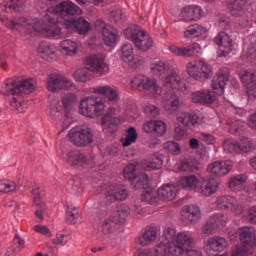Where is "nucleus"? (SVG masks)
I'll use <instances>...</instances> for the list:
<instances>
[{
    "instance_id": "f257e3e1",
    "label": "nucleus",
    "mask_w": 256,
    "mask_h": 256,
    "mask_svg": "<svg viewBox=\"0 0 256 256\" xmlns=\"http://www.w3.org/2000/svg\"><path fill=\"white\" fill-rule=\"evenodd\" d=\"M74 15H83V10L71 1H64L55 7H49L45 11L44 24L39 19L28 20L27 18H14L9 20L6 25L8 29H15L16 31L27 29V31L42 33V35H46L52 39H61L63 32H61V27L57 25V18L74 17Z\"/></svg>"
},
{
    "instance_id": "f03ea898",
    "label": "nucleus",
    "mask_w": 256,
    "mask_h": 256,
    "mask_svg": "<svg viewBox=\"0 0 256 256\" xmlns=\"http://www.w3.org/2000/svg\"><path fill=\"white\" fill-rule=\"evenodd\" d=\"M162 237L163 240L153 249V256H181L190 241L185 234H177L173 228H166Z\"/></svg>"
},
{
    "instance_id": "7ed1b4c3",
    "label": "nucleus",
    "mask_w": 256,
    "mask_h": 256,
    "mask_svg": "<svg viewBox=\"0 0 256 256\" xmlns=\"http://www.w3.org/2000/svg\"><path fill=\"white\" fill-rule=\"evenodd\" d=\"M221 183L217 178L210 176L200 179L195 174L182 176L178 179V186L185 191H195L201 197H211L219 191Z\"/></svg>"
},
{
    "instance_id": "20e7f679",
    "label": "nucleus",
    "mask_w": 256,
    "mask_h": 256,
    "mask_svg": "<svg viewBox=\"0 0 256 256\" xmlns=\"http://www.w3.org/2000/svg\"><path fill=\"white\" fill-rule=\"evenodd\" d=\"M37 82L33 79H26L22 82H17L13 78H8L4 81L2 85L1 93L2 95H8V97H13L12 101L14 103H19L23 91H28L29 93L35 91V85Z\"/></svg>"
},
{
    "instance_id": "39448f33",
    "label": "nucleus",
    "mask_w": 256,
    "mask_h": 256,
    "mask_svg": "<svg viewBox=\"0 0 256 256\" xmlns=\"http://www.w3.org/2000/svg\"><path fill=\"white\" fill-rule=\"evenodd\" d=\"M226 7L233 17H239L238 25L241 29H248L251 26L247 10L253 4V0H226Z\"/></svg>"
},
{
    "instance_id": "423d86ee",
    "label": "nucleus",
    "mask_w": 256,
    "mask_h": 256,
    "mask_svg": "<svg viewBox=\"0 0 256 256\" xmlns=\"http://www.w3.org/2000/svg\"><path fill=\"white\" fill-rule=\"evenodd\" d=\"M132 89L145 91L151 99H159L163 95V88L157 83V79L149 78L144 75H138L131 80Z\"/></svg>"
},
{
    "instance_id": "0eeeda50",
    "label": "nucleus",
    "mask_w": 256,
    "mask_h": 256,
    "mask_svg": "<svg viewBox=\"0 0 256 256\" xmlns=\"http://www.w3.org/2000/svg\"><path fill=\"white\" fill-rule=\"evenodd\" d=\"M105 101L101 97H86L80 101L79 113L89 119L101 117L105 111Z\"/></svg>"
},
{
    "instance_id": "6e6552de",
    "label": "nucleus",
    "mask_w": 256,
    "mask_h": 256,
    "mask_svg": "<svg viewBox=\"0 0 256 256\" xmlns=\"http://www.w3.org/2000/svg\"><path fill=\"white\" fill-rule=\"evenodd\" d=\"M124 33L127 39L132 41L139 51L146 52L153 47V38H151V35L145 30L130 27L127 28Z\"/></svg>"
},
{
    "instance_id": "1a4fd4ad",
    "label": "nucleus",
    "mask_w": 256,
    "mask_h": 256,
    "mask_svg": "<svg viewBox=\"0 0 256 256\" xmlns=\"http://www.w3.org/2000/svg\"><path fill=\"white\" fill-rule=\"evenodd\" d=\"M84 64L93 75H98V77H103L109 75L111 68L109 63L102 54H92L85 58Z\"/></svg>"
},
{
    "instance_id": "9d476101",
    "label": "nucleus",
    "mask_w": 256,
    "mask_h": 256,
    "mask_svg": "<svg viewBox=\"0 0 256 256\" xmlns=\"http://www.w3.org/2000/svg\"><path fill=\"white\" fill-rule=\"evenodd\" d=\"M68 137L76 147H87V145H91L93 143L94 135L93 130L88 126H77L72 128Z\"/></svg>"
},
{
    "instance_id": "9b49d317",
    "label": "nucleus",
    "mask_w": 256,
    "mask_h": 256,
    "mask_svg": "<svg viewBox=\"0 0 256 256\" xmlns=\"http://www.w3.org/2000/svg\"><path fill=\"white\" fill-rule=\"evenodd\" d=\"M186 73L196 81H199V79H209L211 66L203 60H191L186 64Z\"/></svg>"
},
{
    "instance_id": "f8f14e48",
    "label": "nucleus",
    "mask_w": 256,
    "mask_h": 256,
    "mask_svg": "<svg viewBox=\"0 0 256 256\" xmlns=\"http://www.w3.org/2000/svg\"><path fill=\"white\" fill-rule=\"evenodd\" d=\"M73 87H75L73 82L63 74H51L46 81V88L51 93L69 91V89H73Z\"/></svg>"
},
{
    "instance_id": "ddd939ff",
    "label": "nucleus",
    "mask_w": 256,
    "mask_h": 256,
    "mask_svg": "<svg viewBox=\"0 0 256 256\" xmlns=\"http://www.w3.org/2000/svg\"><path fill=\"white\" fill-rule=\"evenodd\" d=\"M162 85L164 89H168V91H180V93L187 91V82L177 71H172L164 77L162 79Z\"/></svg>"
},
{
    "instance_id": "4468645a",
    "label": "nucleus",
    "mask_w": 256,
    "mask_h": 256,
    "mask_svg": "<svg viewBox=\"0 0 256 256\" xmlns=\"http://www.w3.org/2000/svg\"><path fill=\"white\" fill-rule=\"evenodd\" d=\"M120 110L115 107H109L101 119V125L103 129L113 133L118 125H121L123 121L119 118Z\"/></svg>"
},
{
    "instance_id": "2eb2a0df",
    "label": "nucleus",
    "mask_w": 256,
    "mask_h": 256,
    "mask_svg": "<svg viewBox=\"0 0 256 256\" xmlns=\"http://www.w3.org/2000/svg\"><path fill=\"white\" fill-rule=\"evenodd\" d=\"M105 198L110 203H115V201H125L129 198V190L125 185L113 184L105 188L104 192Z\"/></svg>"
},
{
    "instance_id": "dca6fc26",
    "label": "nucleus",
    "mask_w": 256,
    "mask_h": 256,
    "mask_svg": "<svg viewBox=\"0 0 256 256\" xmlns=\"http://www.w3.org/2000/svg\"><path fill=\"white\" fill-rule=\"evenodd\" d=\"M120 59L131 69H138V67H141L144 63L141 57L135 56L133 45L131 44H124L122 46Z\"/></svg>"
},
{
    "instance_id": "f3484780",
    "label": "nucleus",
    "mask_w": 256,
    "mask_h": 256,
    "mask_svg": "<svg viewBox=\"0 0 256 256\" xmlns=\"http://www.w3.org/2000/svg\"><path fill=\"white\" fill-rule=\"evenodd\" d=\"M233 169V162L229 160L214 161L207 166V173L212 177H226Z\"/></svg>"
},
{
    "instance_id": "a211bd4d",
    "label": "nucleus",
    "mask_w": 256,
    "mask_h": 256,
    "mask_svg": "<svg viewBox=\"0 0 256 256\" xmlns=\"http://www.w3.org/2000/svg\"><path fill=\"white\" fill-rule=\"evenodd\" d=\"M228 222L229 216H227V214L215 213L210 217L209 221L203 227L202 233H204V235H211L215 229L225 227Z\"/></svg>"
},
{
    "instance_id": "6ab92c4d",
    "label": "nucleus",
    "mask_w": 256,
    "mask_h": 256,
    "mask_svg": "<svg viewBox=\"0 0 256 256\" xmlns=\"http://www.w3.org/2000/svg\"><path fill=\"white\" fill-rule=\"evenodd\" d=\"M64 26L69 31H76L79 35H87L91 29V23L83 17L70 18L64 20Z\"/></svg>"
},
{
    "instance_id": "aec40b11",
    "label": "nucleus",
    "mask_w": 256,
    "mask_h": 256,
    "mask_svg": "<svg viewBox=\"0 0 256 256\" xmlns=\"http://www.w3.org/2000/svg\"><path fill=\"white\" fill-rule=\"evenodd\" d=\"M96 27H100L102 29V37L103 42L108 46L111 47L117 43L119 39V31L115 29V27L105 24L103 21L98 20L96 22Z\"/></svg>"
},
{
    "instance_id": "412c9836",
    "label": "nucleus",
    "mask_w": 256,
    "mask_h": 256,
    "mask_svg": "<svg viewBox=\"0 0 256 256\" xmlns=\"http://www.w3.org/2000/svg\"><path fill=\"white\" fill-rule=\"evenodd\" d=\"M142 131L154 137H163L167 133V124L161 120H149L144 122Z\"/></svg>"
},
{
    "instance_id": "4be33fe9",
    "label": "nucleus",
    "mask_w": 256,
    "mask_h": 256,
    "mask_svg": "<svg viewBox=\"0 0 256 256\" xmlns=\"http://www.w3.org/2000/svg\"><path fill=\"white\" fill-rule=\"evenodd\" d=\"M227 81H229V69L220 68L212 80V89L216 95H223L225 93Z\"/></svg>"
},
{
    "instance_id": "5701e85b",
    "label": "nucleus",
    "mask_w": 256,
    "mask_h": 256,
    "mask_svg": "<svg viewBox=\"0 0 256 256\" xmlns=\"http://www.w3.org/2000/svg\"><path fill=\"white\" fill-rule=\"evenodd\" d=\"M214 43L217 45L221 57H227L233 51V39L225 32H220L214 38Z\"/></svg>"
},
{
    "instance_id": "b1692460",
    "label": "nucleus",
    "mask_w": 256,
    "mask_h": 256,
    "mask_svg": "<svg viewBox=\"0 0 256 256\" xmlns=\"http://www.w3.org/2000/svg\"><path fill=\"white\" fill-rule=\"evenodd\" d=\"M168 49L173 55H176V57H197V55L201 53V46L199 43H192L181 48L171 45Z\"/></svg>"
},
{
    "instance_id": "393cba45",
    "label": "nucleus",
    "mask_w": 256,
    "mask_h": 256,
    "mask_svg": "<svg viewBox=\"0 0 256 256\" xmlns=\"http://www.w3.org/2000/svg\"><path fill=\"white\" fill-rule=\"evenodd\" d=\"M203 17V9L197 5H188L181 9L179 18L187 23L199 21Z\"/></svg>"
},
{
    "instance_id": "a878e982",
    "label": "nucleus",
    "mask_w": 256,
    "mask_h": 256,
    "mask_svg": "<svg viewBox=\"0 0 256 256\" xmlns=\"http://www.w3.org/2000/svg\"><path fill=\"white\" fill-rule=\"evenodd\" d=\"M176 119L178 125L184 129H195L199 125V116L192 112H181Z\"/></svg>"
},
{
    "instance_id": "bb28decb",
    "label": "nucleus",
    "mask_w": 256,
    "mask_h": 256,
    "mask_svg": "<svg viewBox=\"0 0 256 256\" xmlns=\"http://www.w3.org/2000/svg\"><path fill=\"white\" fill-rule=\"evenodd\" d=\"M33 198V207L35 210V216L39 221H43L45 213L47 212V206L43 202V196L41 195V189L34 188L31 191Z\"/></svg>"
},
{
    "instance_id": "cd10ccee",
    "label": "nucleus",
    "mask_w": 256,
    "mask_h": 256,
    "mask_svg": "<svg viewBox=\"0 0 256 256\" xmlns=\"http://www.w3.org/2000/svg\"><path fill=\"white\" fill-rule=\"evenodd\" d=\"M58 51L66 57H75L79 54V42L71 39H64L59 43Z\"/></svg>"
},
{
    "instance_id": "c85d7f7f",
    "label": "nucleus",
    "mask_w": 256,
    "mask_h": 256,
    "mask_svg": "<svg viewBox=\"0 0 256 256\" xmlns=\"http://www.w3.org/2000/svg\"><path fill=\"white\" fill-rule=\"evenodd\" d=\"M182 220L192 225L201 219V209L199 206L188 205L184 206L181 211Z\"/></svg>"
},
{
    "instance_id": "c756f323",
    "label": "nucleus",
    "mask_w": 256,
    "mask_h": 256,
    "mask_svg": "<svg viewBox=\"0 0 256 256\" xmlns=\"http://www.w3.org/2000/svg\"><path fill=\"white\" fill-rule=\"evenodd\" d=\"M240 242L239 244L241 247H245V249H251V247L256 246V236L255 230L251 227H243L240 230Z\"/></svg>"
},
{
    "instance_id": "7c9ffc66",
    "label": "nucleus",
    "mask_w": 256,
    "mask_h": 256,
    "mask_svg": "<svg viewBox=\"0 0 256 256\" xmlns=\"http://www.w3.org/2000/svg\"><path fill=\"white\" fill-rule=\"evenodd\" d=\"M37 53L45 61H53L57 57V47L47 42H41L37 48Z\"/></svg>"
},
{
    "instance_id": "2f4dec72",
    "label": "nucleus",
    "mask_w": 256,
    "mask_h": 256,
    "mask_svg": "<svg viewBox=\"0 0 256 256\" xmlns=\"http://www.w3.org/2000/svg\"><path fill=\"white\" fill-rule=\"evenodd\" d=\"M162 103L165 111L171 114L177 113L181 105L179 96L175 93H170V95L165 94L162 98Z\"/></svg>"
},
{
    "instance_id": "473e14b6",
    "label": "nucleus",
    "mask_w": 256,
    "mask_h": 256,
    "mask_svg": "<svg viewBox=\"0 0 256 256\" xmlns=\"http://www.w3.org/2000/svg\"><path fill=\"white\" fill-rule=\"evenodd\" d=\"M93 93H95V95H102V97H106L108 101H119V90L109 85L97 86L94 88Z\"/></svg>"
},
{
    "instance_id": "72a5a7b5",
    "label": "nucleus",
    "mask_w": 256,
    "mask_h": 256,
    "mask_svg": "<svg viewBox=\"0 0 256 256\" xmlns=\"http://www.w3.org/2000/svg\"><path fill=\"white\" fill-rule=\"evenodd\" d=\"M67 163L73 167H85L89 164V158L80 151H70L67 154Z\"/></svg>"
},
{
    "instance_id": "f704fd0d",
    "label": "nucleus",
    "mask_w": 256,
    "mask_h": 256,
    "mask_svg": "<svg viewBox=\"0 0 256 256\" xmlns=\"http://www.w3.org/2000/svg\"><path fill=\"white\" fill-rule=\"evenodd\" d=\"M177 186L173 184H166L161 186L157 191L158 199L162 201H173L177 197L178 193Z\"/></svg>"
},
{
    "instance_id": "c9c22d12",
    "label": "nucleus",
    "mask_w": 256,
    "mask_h": 256,
    "mask_svg": "<svg viewBox=\"0 0 256 256\" xmlns=\"http://www.w3.org/2000/svg\"><path fill=\"white\" fill-rule=\"evenodd\" d=\"M227 245L228 242L225 238L221 236H214L207 239L204 248L206 251H223V249H226Z\"/></svg>"
},
{
    "instance_id": "e433bc0d",
    "label": "nucleus",
    "mask_w": 256,
    "mask_h": 256,
    "mask_svg": "<svg viewBox=\"0 0 256 256\" xmlns=\"http://www.w3.org/2000/svg\"><path fill=\"white\" fill-rule=\"evenodd\" d=\"M192 103H204L211 105L215 103V95L209 90L196 91L191 94Z\"/></svg>"
},
{
    "instance_id": "4c0bfd02",
    "label": "nucleus",
    "mask_w": 256,
    "mask_h": 256,
    "mask_svg": "<svg viewBox=\"0 0 256 256\" xmlns=\"http://www.w3.org/2000/svg\"><path fill=\"white\" fill-rule=\"evenodd\" d=\"M138 241L142 247L155 243L157 241V227L147 226L144 233L138 238Z\"/></svg>"
},
{
    "instance_id": "58836bf2",
    "label": "nucleus",
    "mask_w": 256,
    "mask_h": 256,
    "mask_svg": "<svg viewBox=\"0 0 256 256\" xmlns=\"http://www.w3.org/2000/svg\"><path fill=\"white\" fill-rule=\"evenodd\" d=\"M242 81L245 83L248 98L256 99V72H246L242 77Z\"/></svg>"
},
{
    "instance_id": "ea45409f",
    "label": "nucleus",
    "mask_w": 256,
    "mask_h": 256,
    "mask_svg": "<svg viewBox=\"0 0 256 256\" xmlns=\"http://www.w3.org/2000/svg\"><path fill=\"white\" fill-rule=\"evenodd\" d=\"M142 167L146 169V171L161 169V167H163V160L159 154H152L142 161Z\"/></svg>"
},
{
    "instance_id": "a19ab883",
    "label": "nucleus",
    "mask_w": 256,
    "mask_h": 256,
    "mask_svg": "<svg viewBox=\"0 0 256 256\" xmlns=\"http://www.w3.org/2000/svg\"><path fill=\"white\" fill-rule=\"evenodd\" d=\"M99 229L104 235H111L119 229V224L110 216L100 222Z\"/></svg>"
},
{
    "instance_id": "79ce46f5",
    "label": "nucleus",
    "mask_w": 256,
    "mask_h": 256,
    "mask_svg": "<svg viewBox=\"0 0 256 256\" xmlns=\"http://www.w3.org/2000/svg\"><path fill=\"white\" fill-rule=\"evenodd\" d=\"M247 179L248 177L245 174H238L230 178L228 182L230 191H234L235 193L241 191V189H243V185L247 183Z\"/></svg>"
},
{
    "instance_id": "37998d69",
    "label": "nucleus",
    "mask_w": 256,
    "mask_h": 256,
    "mask_svg": "<svg viewBox=\"0 0 256 256\" xmlns=\"http://www.w3.org/2000/svg\"><path fill=\"white\" fill-rule=\"evenodd\" d=\"M91 70L88 66L77 68L73 73V79L77 83H87L91 81Z\"/></svg>"
},
{
    "instance_id": "c03bdc74",
    "label": "nucleus",
    "mask_w": 256,
    "mask_h": 256,
    "mask_svg": "<svg viewBox=\"0 0 256 256\" xmlns=\"http://www.w3.org/2000/svg\"><path fill=\"white\" fill-rule=\"evenodd\" d=\"M207 34V28L200 24L190 25L184 32V37L189 39V37H204Z\"/></svg>"
},
{
    "instance_id": "a18cd8bd",
    "label": "nucleus",
    "mask_w": 256,
    "mask_h": 256,
    "mask_svg": "<svg viewBox=\"0 0 256 256\" xmlns=\"http://www.w3.org/2000/svg\"><path fill=\"white\" fill-rule=\"evenodd\" d=\"M150 71L155 77H163L169 71V64L162 60L153 62Z\"/></svg>"
},
{
    "instance_id": "49530a36",
    "label": "nucleus",
    "mask_w": 256,
    "mask_h": 256,
    "mask_svg": "<svg viewBox=\"0 0 256 256\" xmlns=\"http://www.w3.org/2000/svg\"><path fill=\"white\" fill-rule=\"evenodd\" d=\"M236 203V198L229 195L218 196L215 204L218 209H231Z\"/></svg>"
},
{
    "instance_id": "de8ad7c7",
    "label": "nucleus",
    "mask_w": 256,
    "mask_h": 256,
    "mask_svg": "<svg viewBox=\"0 0 256 256\" xmlns=\"http://www.w3.org/2000/svg\"><path fill=\"white\" fill-rule=\"evenodd\" d=\"M129 213H131V208H129V206L125 204H122L118 208L115 215L112 216V218L118 225H121V223H123L124 221H127V217H129Z\"/></svg>"
},
{
    "instance_id": "09e8293b",
    "label": "nucleus",
    "mask_w": 256,
    "mask_h": 256,
    "mask_svg": "<svg viewBox=\"0 0 256 256\" xmlns=\"http://www.w3.org/2000/svg\"><path fill=\"white\" fill-rule=\"evenodd\" d=\"M223 149L225 153L230 155H241L239 148V141L234 139H227L223 142Z\"/></svg>"
},
{
    "instance_id": "8fccbe9b",
    "label": "nucleus",
    "mask_w": 256,
    "mask_h": 256,
    "mask_svg": "<svg viewBox=\"0 0 256 256\" xmlns=\"http://www.w3.org/2000/svg\"><path fill=\"white\" fill-rule=\"evenodd\" d=\"M126 133V137L121 139L123 147H129L133 145V143L137 142V138L139 137V135L137 134V129H135V127H130L126 131Z\"/></svg>"
},
{
    "instance_id": "3c124183",
    "label": "nucleus",
    "mask_w": 256,
    "mask_h": 256,
    "mask_svg": "<svg viewBox=\"0 0 256 256\" xmlns=\"http://www.w3.org/2000/svg\"><path fill=\"white\" fill-rule=\"evenodd\" d=\"M19 189V184L13 180L0 179V193H13Z\"/></svg>"
},
{
    "instance_id": "603ef678",
    "label": "nucleus",
    "mask_w": 256,
    "mask_h": 256,
    "mask_svg": "<svg viewBox=\"0 0 256 256\" xmlns=\"http://www.w3.org/2000/svg\"><path fill=\"white\" fill-rule=\"evenodd\" d=\"M79 219V208L70 205L66 209V216L65 220L66 223H69L70 225H75Z\"/></svg>"
},
{
    "instance_id": "864d4df0",
    "label": "nucleus",
    "mask_w": 256,
    "mask_h": 256,
    "mask_svg": "<svg viewBox=\"0 0 256 256\" xmlns=\"http://www.w3.org/2000/svg\"><path fill=\"white\" fill-rule=\"evenodd\" d=\"M240 154L255 151V142L249 138H242L238 141Z\"/></svg>"
},
{
    "instance_id": "5fc2aeb1",
    "label": "nucleus",
    "mask_w": 256,
    "mask_h": 256,
    "mask_svg": "<svg viewBox=\"0 0 256 256\" xmlns=\"http://www.w3.org/2000/svg\"><path fill=\"white\" fill-rule=\"evenodd\" d=\"M133 183L136 189H148L149 176H147L145 173L136 175V177L133 179Z\"/></svg>"
},
{
    "instance_id": "6e6d98bb",
    "label": "nucleus",
    "mask_w": 256,
    "mask_h": 256,
    "mask_svg": "<svg viewBox=\"0 0 256 256\" xmlns=\"http://www.w3.org/2000/svg\"><path fill=\"white\" fill-rule=\"evenodd\" d=\"M142 201H145L146 203H149L150 205H153L159 201V196L157 195V191L147 188V190L142 193L141 195Z\"/></svg>"
},
{
    "instance_id": "4d7b16f0",
    "label": "nucleus",
    "mask_w": 256,
    "mask_h": 256,
    "mask_svg": "<svg viewBox=\"0 0 256 256\" xmlns=\"http://www.w3.org/2000/svg\"><path fill=\"white\" fill-rule=\"evenodd\" d=\"M48 114L53 119H59V117H63L61 113V103L58 100H53L50 105L48 106Z\"/></svg>"
},
{
    "instance_id": "13d9d810",
    "label": "nucleus",
    "mask_w": 256,
    "mask_h": 256,
    "mask_svg": "<svg viewBox=\"0 0 256 256\" xmlns=\"http://www.w3.org/2000/svg\"><path fill=\"white\" fill-rule=\"evenodd\" d=\"M180 234L187 236L190 240L186 246V249L183 251V254L186 253V256H203V253L200 250L191 249V247H193L194 240L189 233L180 232Z\"/></svg>"
},
{
    "instance_id": "bf43d9fd",
    "label": "nucleus",
    "mask_w": 256,
    "mask_h": 256,
    "mask_svg": "<svg viewBox=\"0 0 256 256\" xmlns=\"http://www.w3.org/2000/svg\"><path fill=\"white\" fill-rule=\"evenodd\" d=\"M25 0H11L7 2L3 7L2 10L6 11V13H11V11H19L21 6L24 5Z\"/></svg>"
},
{
    "instance_id": "052dcab7",
    "label": "nucleus",
    "mask_w": 256,
    "mask_h": 256,
    "mask_svg": "<svg viewBox=\"0 0 256 256\" xmlns=\"http://www.w3.org/2000/svg\"><path fill=\"white\" fill-rule=\"evenodd\" d=\"M137 166L135 164H128L126 167H124L123 170V177L124 179H127L128 181H133L137 177Z\"/></svg>"
},
{
    "instance_id": "680f3d73",
    "label": "nucleus",
    "mask_w": 256,
    "mask_h": 256,
    "mask_svg": "<svg viewBox=\"0 0 256 256\" xmlns=\"http://www.w3.org/2000/svg\"><path fill=\"white\" fill-rule=\"evenodd\" d=\"M163 148L166 151H169L172 155H180L181 154V146H179V143L174 141H168L163 144Z\"/></svg>"
},
{
    "instance_id": "e2e57ef3",
    "label": "nucleus",
    "mask_w": 256,
    "mask_h": 256,
    "mask_svg": "<svg viewBox=\"0 0 256 256\" xmlns=\"http://www.w3.org/2000/svg\"><path fill=\"white\" fill-rule=\"evenodd\" d=\"M198 139L205 143V145H215L217 138L213 136V134L205 133V132H200Z\"/></svg>"
},
{
    "instance_id": "0e129e2a",
    "label": "nucleus",
    "mask_w": 256,
    "mask_h": 256,
    "mask_svg": "<svg viewBox=\"0 0 256 256\" xmlns=\"http://www.w3.org/2000/svg\"><path fill=\"white\" fill-rule=\"evenodd\" d=\"M71 239V236L69 234H65L63 232H59L56 234V238L54 239V243L56 245H67L69 243V240Z\"/></svg>"
},
{
    "instance_id": "69168bd1",
    "label": "nucleus",
    "mask_w": 256,
    "mask_h": 256,
    "mask_svg": "<svg viewBox=\"0 0 256 256\" xmlns=\"http://www.w3.org/2000/svg\"><path fill=\"white\" fill-rule=\"evenodd\" d=\"M243 218L248 223L255 224L256 223V207H250L246 210V213L243 215Z\"/></svg>"
},
{
    "instance_id": "338daca9",
    "label": "nucleus",
    "mask_w": 256,
    "mask_h": 256,
    "mask_svg": "<svg viewBox=\"0 0 256 256\" xmlns=\"http://www.w3.org/2000/svg\"><path fill=\"white\" fill-rule=\"evenodd\" d=\"M76 101H77V96H75V94H67L62 99V103L64 105V109H70V107H73V104Z\"/></svg>"
},
{
    "instance_id": "774afa93",
    "label": "nucleus",
    "mask_w": 256,
    "mask_h": 256,
    "mask_svg": "<svg viewBox=\"0 0 256 256\" xmlns=\"http://www.w3.org/2000/svg\"><path fill=\"white\" fill-rule=\"evenodd\" d=\"M249 250L241 245H236L231 253V256H248Z\"/></svg>"
}]
</instances>
